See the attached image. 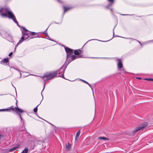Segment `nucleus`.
Masks as SVG:
<instances>
[{"label":"nucleus","mask_w":153,"mask_h":153,"mask_svg":"<svg viewBox=\"0 0 153 153\" xmlns=\"http://www.w3.org/2000/svg\"><path fill=\"white\" fill-rule=\"evenodd\" d=\"M66 68V65L64 64L59 70L57 71L54 73L46 74L41 77L45 82H47L53 77L56 76L57 74H59L61 73H62V74L60 76L63 78H65L64 74Z\"/></svg>","instance_id":"1"},{"label":"nucleus","mask_w":153,"mask_h":153,"mask_svg":"<svg viewBox=\"0 0 153 153\" xmlns=\"http://www.w3.org/2000/svg\"><path fill=\"white\" fill-rule=\"evenodd\" d=\"M0 14L3 17H8L12 19L14 22L18 25V22L17 21L14 15L10 11L8 8H0Z\"/></svg>","instance_id":"2"},{"label":"nucleus","mask_w":153,"mask_h":153,"mask_svg":"<svg viewBox=\"0 0 153 153\" xmlns=\"http://www.w3.org/2000/svg\"><path fill=\"white\" fill-rule=\"evenodd\" d=\"M65 49L67 53V61L70 58L71 56L73 54V51L71 49L67 48H65Z\"/></svg>","instance_id":"3"},{"label":"nucleus","mask_w":153,"mask_h":153,"mask_svg":"<svg viewBox=\"0 0 153 153\" xmlns=\"http://www.w3.org/2000/svg\"><path fill=\"white\" fill-rule=\"evenodd\" d=\"M147 125V123H145L143 125H141L137 127L135 130H134L133 131L134 133H135L137 131L139 130L142 129L146 126Z\"/></svg>","instance_id":"4"},{"label":"nucleus","mask_w":153,"mask_h":153,"mask_svg":"<svg viewBox=\"0 0 153 153\" xmlns=\"http://www.w3.org/2000/svg\"><path fill=\"white\" fill-rule=\"evenodd\" d=\"M2 36L4 38H7L8 40L10 39V38H12V36L8 34L7 33H1Z\"/></svg>","instance_id":"5"},{"label":"nucleus","mask_w":153,"mask_h":153,"mask_svg":"<svg viewBox=\"0 0 153 153\" xmlns=\"http://www.w3.org/2000/svg\"><path fill=\"white\" fill-rule=\"evenodd\" d=\"M76 58V56L74 55H71L70 58L68 59V60L67 61H66V62L69 64L71 61L74 60Z\"/></svg>","instance_id":"6"},{"label":"nucleus","mask_w":153,"mask_h":153,"mask_svg":"<svg viewBox=\"0 0 153 153\" xmlns=\"http://www.w3.org/2000/svg\"><path fill=\"white\" fill-rule=\"evenodd\" d=\"M117 66L118 69H120L123 67V65L120 59H119L117 60Z\"/></svg>","instance_id":"7"},{"label":"nucleus","mask_w":153,"mask_h":153,"mask_svg":"<svg viewBox=\"0 0 153 153\" xmlns=\"http://www.w3.org/2000/svg\"><path fill=\"white\" fill-rule=\"evenodd\" d=\"M8 62V58H5L2 60L0 62V63L2 64L4 63H7Z\"/></svg>","instance_id":"8"},{"label":"nucleus","mask_w":153,"mask_h":153,"mask_svg":"<svg viewBox=\"0 0 153 153\" xmlns=\"http://www.w3.org/2000/svg\"><path fill=\"white\" fill-rule=\"evenodd\" d=\"M24 40H25L24 39V37L22 36V38H21V39L20 40L19 42L17 43V45L15 47V50H16V48L17 47L18 45H19V44L21 43Z\"/></svg>","instance_id":"9"},{"label":"nucleus","mask_w":153,"mask_h":153,"mask_svg":"<svg viewBox=\"0 0 153 153\" xmlns=\"http://www.w3.org/2000/svg\"><path fill=\"white\" fill-rule=\"evenodd\" d=\"M82 51L80 50H76L74 51V53L75 55H78L81 53Z\"/></svg>","instance_id":"10"},{"label":"nucleus","mask_w":153,"mask_h":153,"mask_svg":"<svg viewBox=\"0 0 153 153\" xmlns=\"http://www.w3.org/2000/svg\"><path fill=\"white\" fill-rule=\"evenodd\" d=\"M22 34L23 35H22V36L24 37V39L25 40L26 39L28 38L29 36L28 33H23Z\"/></svg>","instance_id":"11"},{"label":"nucleus","mask_w":153,"mask_h":153,"mask_svg":"<svg viewBox=\"0 0 153 153\" xmlns=\"http://www.w3.org/2000/svg\"><path fill=\"white\" fill-rule=\"evenodd\" d=\"M16 112H19L22 113L24 112V111L20 108H18V107L16 108V109L15 111Z\"/></svg>","instance_id":"12"},{"label":"nucleus","mask_w":153,"mask_h":153,"mask_svg":"<svg viewBox=\"0 0 153 153\" xmlns=\"http://www.w3.org/2000/svg\"><path fill=\"white\" fill-rule=\"evenodd\" d=\"M80 134V130H79L76 133V138H75V140H78V138L79 135Z\"/></svg>","instance_id":"13"},{"label":"nucleus","mask_w":153,"mask_h":153,"mask_svg":"<svg viewBox=\"0 0 153 153\" xmlns=\"http://www.w3.org/2000/svg\"><path fill=\"white\" fill-rule=\"evenodd\" d=\"M64 13H65V12L68 10H69L71 8V7H66L65 6H64Z\"/></svg>","instance_id":"14"},{"label":"nucleus","mask_w":153,"mask_h":153,"mask_svg":"<svg viewBox=\"0 0 153 153\" xmlns=\"http://www.w3.org/2000/svg\"><path fill=\"white\" fill-rule=\"evenodd\" d=\"M99 140H108V139L104 137H100L98 138Z\"/></svg>","instance_id":"15"},{"label":"nucleus","mask_w":153,"mask_h":153,"mask_svg":"<svg viewBox=\"0 0 153 153\" xmlns=\"http://www.w3.org/2000/svg\"><path fill=\"white\" fill-rule=\"evenodd\" d=\"M19 145L13 147L12 148L10 149L9 150V151H12L16 149L19 148Z\"/></svg>","instance_id":"16"},{"label":"nucleus","mask_w":153,"mask_h":153,"mask_svg":"<svg viewBox=\"0 0 153 153\" xmlns=\"http://www.w3.org/2000/svg\"><path fill=\"white\" fill-rule=\"evenodd\" d=\"M71 145L69 143H68V144L66 145V149L67 150H69L70 149H71Z\"/></svg>","instance_id":"17"},{"label":"nucleus","mask_w":153,"mask_h":153,"mask_svg":"<svg viewBox=\"0 0 153 153\" xmlns=\"http://www.w3.org/2000/svg\"><path fill=\"white\" fill-rule=\"evenodd\" d=\"M108 1L110 3V4L108 5L109 6H111L114 3V0H108Z\"/></svg>","instance_id":"18"},{"label":"nucleus","mask_w":153,"mask_h":153,"mask_svg":"<svg viewBox=\"0 0 153 153\" xmlns=\"http://www.w3.org/2000/svg\"><path fill=\"white\" fill-rule=\"evenodd\" d=\"M28 151V149L27 148H25L22 152V153H27Z\"/></svg>","instance_id":"19"},{"label":"nucleus","mask_w":153,"mask_h":153,"mask_svg":"<svg viewBox=\"0 0 153 153\" xmlns=\"http://www.w3.org/2000/svg\"><path fill=\"white\" fill-rule=\"evenodd\" d=\"M16 108H13L12 106L9 108H10L12 111H16Z\"/></svg>","instance_id":"20"},{"label":"nucleus","mask_w":153,"mask_h":153,"mask_svg":"<svg viewBox=\"0 0 153 153\" xmlns=\"http://www.w3.org/2000/svg\"><path fill=\"white\" fill-rule=\"evenodd\" d=\"M39 105H38L36 108H34V110H33V111H34L35 112V113H36V112H37V107Z\"/></svg>","instance_id":"21"},{"label":"nucleus","mask_w":153,"mask_h":153,"mask_svg":"<svg viewBox=\"0 0 153 153\" xmlns=\"http://www.w3.org/2000/svg\"><path fill=\"white\" fill-rule=\"evenodd\" d=\"M144 79L145 80L153 81V79L152 78H144Z\"/></svg>","instance_id":"22"},{"label":"nucleus","mask_w":153,"mask_h":153,"mask_svg":"<svg viewBox=\"0 0 153 153\" xmlns=\"http://www.w3.org/2000/svg\"><path fill=\"white\" fill-rule=\"evenodd\" d=\"M10 108H8L4 109V111H10Z\"/></svg>","instance_id":"23"},{"label":"nucleus","mask_w":153,"mask_h":153,"mask_svg":"<svg viewBox=\"0 0 153 153\" xmlns=\"http://www.w3.org/2000/svg\"><path fill=\"white\" fill-rule=\"evenodd\" d=\"M80 80L81 81H83V82H85V83H86L87 84H88L89 85V83L87 82L86 81H85V80H82V79H80Z\"/></svg>","instance_id":"24"},{"label":"nucleus","mask_w":153,"mask_h":153,"mask_svg":"<svg viewBox=\"0 0 153 153\" xmlns=\"http://www.w3.org/2000/svg\"><path fill=\"white\" fill-rule=\"evenodd\" d=\"M29 33H31V34L32 36H33L35 34V33L34 32H31L29 31Z\"/></svg>","instance_id":"25"},{"label":"nucleus","mask_w":153,"mask_h":153,"mask_svg":"<svg viewBox=\"0 0 153 153\" xmlns=\"http://www.w3.org/2000/svg\"><path fill=\"white\" fill-rule=\"evenodd\" d=\"M12 54H13V53L11 52L9 53V56H10L12 55Z\"/></svg>","instance_id":"26"},{"label":"nucleus","mask_w":153,"mask_h":153,"mask_svg":"<svg viewBox=\"0 0 153 153\" xmlns=\"http://www.w3.org/2000/svg\"><path fill=\"white\" fill-rule=\"evenodd\" d=\"M0 111H4V109H0Z\"/></svg>","instance_id":"27"},{"label":"nucleus","mask_w":153,"mask_h":153,"mask_svg":"<svg viewBox=\"0 0 153 153\" xmlns=\"http://www.w3.org/2000/svg\"><path fill=\"white\" fill-rule=\"evenodd\" d=\"M136 78L137 79H141V77H136Z\"/></svg>","instance_id":"28"},{"label":"nucleus","mask_w":153,"mask_h":153,"mask_svg":"<svg viewBox=\"0 0 153 153\" xmlns=\"http://www.w3.org/2000/svg\"><path fill=\"white\" fill-rule=\"evenodd\" d=\"M23 29L25 31H28V30H26V29H25L24 27L23 28Z\"/></svg>","instance_id":"29"},{"label":"nucleus","mask_w":153,"mask_h":153,"mask_svg":"<svg viewBox=\"0 0 153 153\" xmlns=\"http://www.w3.org/2000/svg\"><path fill=\"white\" fill-rule=\"evenodd\" d=\"M43 33L44 34H45V35H47V33H46L45 32V33Z\"/></svg>","instance_id":"30"},{"label":"nucleus","mask_w":153,"mask_h":153,"mask_svg":"<svg viewBox=\"0 0 153 153\" xmlns=\"http://www.w3.org/2000/svg\"><path fill=\"white\" fill-rule=\"evenodd\" d=\"M2 137V136L0 134V139Z\"/></svg>","instance_id":"31"},{"label":"nucleus","mask_w":153,"mask_h":153,"mask_svg":"<svg viewBox=\"0 0 153 153\" xmlns=\"http://www.w3.org/2000/svg\"><path fill=\"white\" fill-rule=\"evenodd\" d=\"M19 116H20V118H21V120H22V117H21V115H20V114H19Z\"/></svg>","instance_id":"32"},{"label":"nucleus","mask_w":153,"mask_h":153,"mask_svg":"<svg viewBox=\"0 0 153 153\" xmlns=\"http://www.w3.org/2000/svg\"><path fill=\"white\" fill-rule=\"evenodd\" d=\"M57 1H58L59 2H60V0H57Z\"/></svg>","instance_id":"33"},{"label":"nucleus","mask_w":153,"mask_h":153,"mask_svg":"<svg viewBox=\"0 0 153 153\" xmlns=\"http://www.w3.org/2000/svg\"><path fill=\"white\" fill-rule=\"evenodd\" d=\"M138 42H139L140 44L141 45V42H139V41H138Z\"/></svg>","instance_id":"34"},{"label":"nucleus","mask_w":153,"mask_h":153,"mask_svg":"<svg viewBox=\"0 0 153 153\" xmlns=\"http://www.w3.org/2000/svg\"><path fill=\"white\" fill-rule=\"evenodd\" d=\"M37 37L36 36H34L33 37H33L35 38V37Z\"/></svg>","instance_id":"35"}]
</instances>
